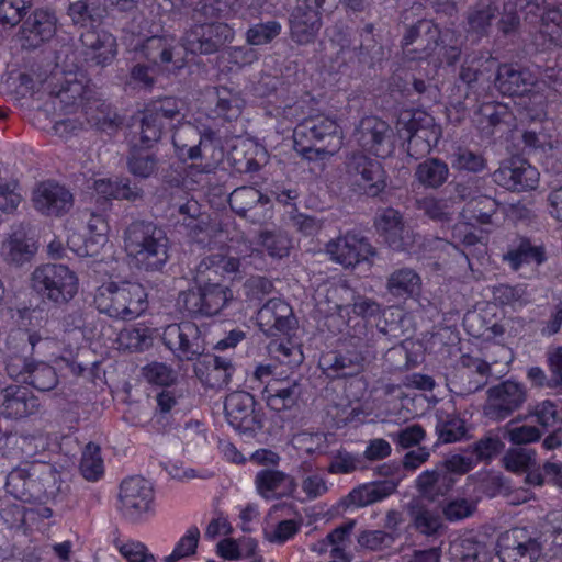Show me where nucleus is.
<instances>
[{"instance_id": "nucleus-2", "label": "nucleus", "mask_w": 562, "mask_h": 562, "mask_svg": "<svg viewBox=\"0 0 562 562\" xmlns=\"http://www.w3.org/2000/svg\"><path fill=\"white\" fill-rule=\"evenodd\" d=\"M294 148L308 160L333 156L342 145L336 120L323 114L304 119L293 133Z\"/></svg>"}, {"instance_id": "nucleus-56", "label": "nucleus", "mask_w": 562, "mask_h": 562, "mask_svg": "<svg viewBox=\"0 0 562 562\" xmlns=\"http://www.w3.org/2000/svg\"><path fill=\"white\" fill-rule=\"evenodd\" d=\"M145 110L157 116L167 126H172L173 121L179 122L183 119L182 102L172 97L154 100L147 104Z\"/></svg>"}, {"instance_id": "nucleus-62", "label": "nucleus", "mask_w": 562, "mask_h": 562, "mask_svg": "<svg viewBox=\"0 0 562 562\" xmlns=\"http://www.w3.org/2000/svg\"><path fill=\"white\" fill-rule=\"evenodd\" d=\"M80 471L82 476L88 481H98L103 474V461L100 454V447L93 442H89L80 461Z\"/></svg>"}, {"instance_id": "nucleus-30", "label": "nucleus", "mask_w": 562, "mask_h": 562, "mask_svg": "<svg viewBox=\"0 0 562 562\" xmlns=\"http://www.w3.org/2000/svg\"><path fill=\"white\" fill-rule=\"evenodd\" d=\"M301 394L302 387L296 380H274L269 382L262 391V397L267 405L276 412L292 408L296 405Z\"/></svg>"}, {"instance_id": "nucleus-41", "label": "nucleus", "mask_w": 562, "mask_h": 562, "mask_svg": "<svg viewBox=\"0 0 562 562\" xmlns=\"http://www.w3.org/2000/svg\"><path fill=\"white\" fill-rule=\"evenodd\" d=\"M498 8L492 2H477L467 12V32L477 40L488 35L492 21L496 18Z\"/></svg>"}, {"instance_id": "nucleus-44", "label": "nucleus", "mask_w": 562, "mask_h": 562, "mask_svg": "<svg viewBox=\"0 0 562 562\" xmlns=\"http://www.w3.org/2000/svg\"><path fill=\"white\" fill-rule=\"evenodd\" d=\"M422 286L419 274L412 268L394 270L386 280L387 292L395 297H408L417 294Z\"/></svg>"}, {"instance_id": "nucleus-1", "label": "nucleus", "mask_w": 562, "mask_h": 562, "mask_svg": "<svg viewBox=\"0 0 562 562\" xmlns=\"http://www.w3.org/2000/svg\"><path fill=\"white\" fill-rule=\"evenodd\" d=\"M124 249L136 267L145 271H161L170 255L169 238L161 226L151 221L135 220L123 233Z\"/></svg>"}, {"instance_id": "nucleus-5", "label": "nucleus", "mask_w": 562, "mask_h": 562, "mask_svg": "<svg viewBox=\"0 0 562 562\" xmlns=\"http://www.w3.org/2000/svg\"><path fill=\"white\" fill-rule=\"evenodd\" d=\"M337 1L297 0L289 15L291 38L300 45L314 42L323 25L322 16L331 15L337 10Z\"/></svg>"}, {"instance_id": "nucleus-19", "label": "nucleus", "mask_w": 562, "mask_h": 562, "mask_svg": "<svg viewBox=\"0 0 562 562\" xmlns=\"http://www.w3.org/2000/svg\"><path fill=\"white\" fill-rule=\"evenodd\" d=\"M537 82V76L529 68L512 63L499 64L494 79L497 91L508 97L528 94Z\"/></svg>"}, {"instance_id": "nucleus-43", "label": "nucleus", "mask_w": 562, "mask_h": 562, "mask_svg": "<svg viewBox=\"0 0 562 562\" xmlns=\"http://www.w3.org/2000/svg\"><path fill=\"white\" fill-rule=\"evenodd\" d=\"M407 513L414 528L423 535H435L442 526L438 513L429 509L422 498H412L407 504Z\"/></svg>"}, {"instance_id": "nucleus-9", "label": "nucleus", "mask_w": 562, "mask_h": 562, "mask_svg": "<svg viewBox=\"0 0 562 562\" xmlns=\"http://www.w3.org/2000/svg\"><path fill=\"white\" fill-rule=\"evenodd\" d=\"M528 398V389L522 382L505 380L486 392L483 415L492 422H502L519 411Z\"/></svg>"}, {"instance_id": "nucleus-13", "label": "nucleus", "mask_w": 562, "mask_h": 562, "mask_svg": "<svg viewBox=\"0 0 562 562\" xmlns=\"http://www.w3.org/2000/svg\"><path fill=\"white\" fill-rule=\"evenodd\" d=\"M432 125V117L420 110H405L401 112L397 120V133L401 139L406 143L407 154L417 159L430 150L428 140L429 127Z\"/></svg>"}, {"instance_id": "nucleus-40", "label": "nucleus", "mask_w": 562, "mask_h": 562, "mask_svg": "<svg viewBox=\"0 0 562 562\" xmlns=\"http://www.w3.org/2000/svg\"><path fill=\"white\" fill-rule=\"evenodd\" d=\"M35 246L22 232H14L1 246L2 259L12 266L21 267L29 262L35 254Z\"/></svg>"}, {"instance_id": "nucleus-50", "label": "nucleus", "mask_w": 562, "mask_h": 562, "mask_svg": "<svg viewBox=\"0 0 562 562\" xmlns=\"http://www.w3.org/2000/svg\"><path fill=\"white\" fill-rule=\"evenodd\" d=\"M128 171L140 179H147L158 171V158L148 149L133 147L127 157Z\"/></svg>"}, {"instance_id": "nucleus-14", "label": "nucleus", "mask_w": 562, "mask_h": 562, "mask_svg": "<svg viewBox=\"0 0 562 562\" xmlns=\"http://www.w3.org/2000/svg\"><path fill=\"white\" fill-rule=\"evenodd\" d=\"M119 499L124 516L131 520H138L144 513L151 508L153 485L142 476H130L120 485Z\"/></svg>"}, {"instance_id": "nucleus-57", "label": "nucleus", "mask_w": 562, "mask_h": 562, "mask_svg": "<svg viewBox=\"0 0 562 562\" xmlns=\"http://www.w3.org/2000/svg\"><path fill=\"white\" fill-rule=\"evenodd\" d=\"M25 383L41 392H47L58 384V376L55 369L46 362L33 361Z\"/></svg>"}, {"instance_id": "nucleus-54", "label": "nucleus", "mask_w": 562, "mask_h": 562, "mask_svg": "<svg viewBox=\"0 0 562 562\" xmlns=\"http://www.w3.org/2000/svg\"><path fill=\"white\" fill-rule=\"evenodd\" d=\"M504 468L513 473L527 472L537 464L535 449L525 447L509 448L502 458Z\"/></svg>"}, {"instance_id": "nucleus-49", "label": "nucleus", "mask_w": 562, "mask_h": 562, "mask_svg": "<svg viewBox=\"0 0 562 562\" xmlns=\"http://www.w3.org/2000/svg\"><path fill=\"white\" fill-rule=\"evenodd\" d=\"M418 210H420L430 220L440 223L441 225H449L454 220L456 203L452 199H436L424 198L418 202Z\"/></svg>"}, {"instance_id": "nucleus-39", "label": "nucleus", "mask_w": 562, "mask_h": 562, "mask_svg": "<svg viewBox=\"0 0 562 562\" xmlns=\"http://www.w3.org/2000/svg\"><path fill=\"white\" fill-rule=\"evenodd\" d=\"M81 42L87 48L93 50L92 60L97 65H108L115 56V38L105 31H98L95 27L88 29L86 33L81 34Z\"/></svg>"}, {"instance_id": "nucleus-55", "label": "nucleus", "mask_w": 562, "mask_h": 562, "mask_svg": "<svg viewBox=\"0 0 562 562\" xmlns=\"http://www.w3.org/2000/svg\"><path fill=\"white\" fill-rule=\"evenodd\" d=\"M449 161L454 170L477 173L483 171L487 164L482 154L469 148L458 147L449 155Z\"/></svg>"}, {"instance_id": "nucleus-27", "label": "nucleus", "mask_w": 562, "mask_h": 562, "mask_svg": "<svg viewBox=\"0 0 562 562\" xmlns=\"http://www.w3.org/2000/svg\"><path fill=\"white\" fill-rule=\"evenodd\" d=\"M255 484L258 493L266 499L291 496L297 483L291 475L274 469H263L256 474Z\"/></svg>"}, {"instance_id": "nucleus-61", "label": "nucleus", "mask_w": 562, "mask_h": 562, "mask_svg": "<svg viewBox=\"0 0 562 562\" xmlns=\"http://www.w3.org/2000/svg\"><path fill=\"white\" fill-rule=\"evenodd\" d=\"M178 214L181 216V224L189 231V234L196 236L203 232L206 222L202 218L201 205L196 200H188L178 206ZM180 223V218L178 220Z\"/></svg>"}, {"instance_id": "nucleus-59", "label": "nucleus", "mask_w": 562, "mask_h": 562, "mask_svg": "<svg viewBox=\"0 0 562 562\" xmlns=\"http://www.w3.org/2000/svg\"><path fill=\"white\" fill-rule=\"evenodd\" d=\"M462 46L463 37L460 32L451 27L439 29L437 49H440L449 65L454 64L460 58Z\"/></svg>"}, {"instance_id": "nucleus-38", "label": "nucleus", "mask_w": 562, "mask_h": 562, "mask_svg": "<svg viewBox=\"0 0 562 562\" xmlns=\"http://www.w3.org/2000/svg\"><path fill=\"white\" fill-rule=\"evenodd\" d=\"M172 144L180 158L191 160L202 159L203 150L207 147L203 144L198 128L191 124H183L173 133Z\"/></svg>"}, {"instance_id": "nucleus-11", "label": "nucleus", "mask_w": 562, "mask_h": 562, "mask_svg": "<svg viewBox=\"0 0 562 562\" xmlns=\"http://www.w3.org/2000/svg\"><path fill=\"white\" fill-rule=\"evenodd\" d=\"M227 23H200L192 25L182 36L183 48L194 55H211L234 38Z\"/></svg>"}, {"instance_id": "nucleus-58", "label": "nucleus", "mask_w": 562, "mask_h": 562, "mask_svg": "<svg viewBox=\"0 0 562 562\" xmlns=\"http://www.w3.org/2000/svg\"><path fill=\"white\" fill-rule=\"evenodd\" d=\"M116 341L120 349L139 352L150 347L151 336L148 328L128 327L119 333Z\"/></svg>"}, {"instance_id": "nucleus-25", "label": "nucleus", "mask_w": 562, "mask_h": 562, "mask_svg": "<svg viewBox=\"0 0 562 562\" xmlns=\"http://www.w3.org/2000/svg\"><path fill=\"white\" fill-rule=\"evenodd\" d=\"M35 207L46 215H60L72 206V194L58 183L46 181L33 193Z\"/></svg>"}, {"instance_id": "nucleus-10", "label": "nucleus", "mask_w": 562, "mask_h": 562, "mask_svg": "<svg viewBox=\"0 0 562 562\" xmlns=\"http://www.w3.org/2000/svg\"><path fill=\"white\" fill-rule=\"evenodd\" d=\"M371 361L369 346L366 342L352 344L324 355L321 367L327 376L340 379L361 373Z\"/></svg>"}, {"instance_id": "nucleus-15", "label": "nucleus", "mask_w": 562, "mask_h": 562, "mask_svg": "<svg viewBox=\"0 0 562 562\" xmlns=\"http://www.w3.org/2000/svg\"><path fill=\"white\" fill-rule=\"evenodd\" d=\"M374 226L393 250L409 251L416 243L415 233L405 225L401 213L393 207H386L379 212L374 220Z\"/></svg>"}, {"instance_id": "nucleus-4", "label": "nucleus", "mask_w": 562, "mask_h": 562, "mask_svg": "<svg viewBox=\"0 0 562 562\" xmlns=\"http://www.w3.org/2000/svg\"><path fill=\"white\" fill-rule=\"evenodd\" d=\"M31 286L43 300L61 306L77 294L78 278L65 265L46 263L34 269Z\"/></svg>"}, {"instance_id": "nucleus-23", "label": "nucleus", "mask_w": 562, "mask_h": 562, "mask_svg": "<svg viewBox=\"0 0 562 562\" xmlns=\"http://www.w3.org/2000/svg\"><path fill=\"white\" fill-rule=\"evenodd\" d=\"M40 402L27 387L9 385L0 392V415L21 419L38 412Z\"/></svg>"}, {"instance_id": "nucleus-31", "label": "nucleus", "mask_w": 562, "mask_h": 562, "mask_svg": "<svg viewBox=\"0 0 562 562\" xmlns=\"http://www.w3.org/2000/svg\"><path fill=\"white\" fill-rule=\"evenodd\" d=\"M56 18L46 10H36L29 15L22 26L21 33L29 46L36 47L50 40L56 32Z\"/></svg>"}, {"instance_id": "nucleus-46", "label": "nucleus", "mask_w": 562, "mask_h": 562, "mask_svg": "<svg viewBox=\"0 0 562 562\" xmlns=\"http://www.w3.org/2000/svg\"><path fill=\"white\" fill-rule=\"evenodd\" d=\"M415 177L424 187L437 189L449 177L448 164L439 158H428L417 166Z\"/></svg>"}, {"instance_id": "nucleus-48", "label": "nucleus", "mask_w": 562, "mask_h": 562, "mask_svg": "<svg viewBox=\"0 0 562 562\" xmlns=\"http://www.w3.org/2000/svg\"><path fill=\"white\" fill-rule=\"evenodd\" d=\"M505 443L499 436L490 431L469 445L464 453H470L475 459L476 465L481 462L487 464L503 451Z\"/></svg>"}, {"instance_id": "nucleus-37", "label": "nucleus", "mask_w": 562, "mask_h": 562, "mask_svg": "<svg viewBox=\"0 0 562 562\" xmlns=\"http://www.w3.org/2000/svg\"><path fill=\"white\" fill-rule=\"evenodd\" d=\"M396 487L397 484L393 480L371 482L353 488L347 498L349 504L356 507H366L385 499L396 491Z\"/></svg>"}, {"instance_id": "nucleus-28", "label": "nucleus", "mask_w": 562, "mask_h": 562, "mask_svg": "<svg viewBox=\"0 0 562 562\" xmlns=\"http://www.w3.org/2000/svg\"><path fill=\"white\" fill-rule=\"evenodd\" d=\"M457 482L436 464L434 469L423 471L415 481L418 498L436 502L450 493Z\"/></svg>"}, {"instance_id": "nucleus-60", "label": "nucleus", "mask_w": 562, "mask_h": 562, "mask_svg": "<svg viewBox=\"0 0 562 562\" xmlns=\"http://www.w3.org/2000/svg\"><path fill=\"white\" fill-rule=\"evenodd\" d=\"M190 274L195 286L223 284L222 276L213 255L201 259L200 262L190 270Z\"/></svg>"}, {"instance_id": "nucleus-34", "label": "nucleus", "mask_w": 562, "mask_h": 562, "mask_svg": "<svg viewBox=\"0 0 562 562\" xmlns=\"http://www.w3.org/2000/svg\"><path fill=\"white\" fill-rule=\"evenodd\" d=\"M106 7L102 0H77L70 2L67 15L72 24L85 29H94L105 18Z\"/></svg>"}, {"instance_id": "nucleus-17", "label": "nucleus", "mask_w": 562, "mask_h": 562, "mask_svg": "<svg viewBox=\"0 0 562 562\" xmlns=\"http://www.w3.org/2000/svg\"><path fill=\"white\" fill-rule=\"evenodd\" d=\"M494 181L510 191H527L536 189L539 182V172L528 161L512 158L504 161L493 172Z\"/></svg>"}, {"instance_id": "nucleus-16", "label": "nucleus", "mask_w": 562, "mask_h": 562, "mask_svg": "<svg viewBox=\"0 0 562 562\" xmlns=\"http://www.w3.org/2000/svg\"><path fill=\"white\" fill-rule=\"evenodd\" d=\"M326 252L335 262L345 268L355 267L361 261L375 256L374 247L367 238L353 233H347L326 244Z\"/></svg>"}, {"instance_id": "nucleus-22", "label": "nucleus", "mask_w": 562, "mask_h": 562, "mask_svg": "<svg viewBox=\"0 0 562 562\" xmlns=\"http://www.w3.org/2000/svg\"><path fill=\"white\" fill-rule=\"evenodd\" d=\"M228 204L238 216L257 223L267 217L270 199L255 187L243 186L233 190L228 196Z\"/></svg>"}, {"instance_id": "nucleus-47", "label": "nucleus", "mask_w": 562, "mask_h": 562, "mask_svg": "<svg viewBox=\"0 0 562 562\" xmlns=\"http://www.w3.org/2000/svg\"><path fill=\"white\" fill-rule=\"evenodd\" d=\"M258 244L271 258L282 259L290 255L292 239L280 228L262 229L258 234Z\"/></svg>"}, {"instance_id": "nucleus-20", "label": "nucleus", "mask_w": 562, "mask_h": 562, "mask_svg": "<svg viewBox=\"0 0 562 562\" xmlns=\"http://www.w3.org/2000/svg\"><path fill=\"white\" fill-rule=\"evenodd\" d=\"M257 324L268 337L288 335L296 325L292 307L281 299L269 300L257 313Z\"/></svg>"}, {"instance_id": "nucleus-26", "label": "nucleus", "mask_w": 562, "mask_h": 562, "mask_svg": "<svg viewBox=\"0 0 562 562\" xmlns=\"http://www.w3.org/2000/svg\"><path fill=\"white\" fill-rule=\"evenodd\" d=\"M235 369L229 359L206 353L194 363V374L200 382L210 389L226 386Z\"/></svg>"}, {"instance_id": "nucleus-21", "label": "nucleus", "mask_w": 562, "mask_h": 562, "mask_svg": "<svg viewBox=\"0 0 562 562\" xmlns=\"http://www.w3.org/2000/svg\"><path fill=\"white\" fill-rule=\"evenodd\" d=\"M255 398L245 391L228 394L224 402V411L227 422L240 431H254L260 428V422L255 415Z\"/></svg>"}, {"instance_id": "nucleus-63", "label": "nucleus", "mask_w": 562, "mask_h": 562, "mask_svg": "<svg viewBox=\"0 0 562 562\" xmlns=\"http://www.w3.org/2000/svg\"><path fill=\"white\" fill-rule=\"evenodd\" d=\"M282 25L276 20L251 25L246 32V41L250 45L260 46L271 43L281 34Z\"/></svg>"}, {"instance_id": "nucleus-53", "label": "nucleus", "mask_w": 562, "mask_h": 562, "mask_svg": "<svg viewBox=\"0 0 562 562\" xmlns=\"http://www.w3.org/2000/svg\"><path fill=\"white\" fill-rule=\"evenodd\" d=\"M173 49L172 41L161 36L148 37L142 45V54L155 65L171 63Z\"/></svg>"}, {"instance_id": "nucleus-51", "label": "nucleus", "mask_w": 562, "mask_h": 562, "mask_svg": "<svg viewBox=\"0 0 562 562\" xmlns=\"http://www.w3.org/2000/svg\"><path fill=\"white\" fill-rule=\"evenodd\" d=\"M479 69L472 67L467 61L461 65L456 80V89L460 93L458 97L459 103H461V99L464 101L470 100L474 103L479 101L481 94L479 91Z\"/></svg>"}, {"instance_id": "nucleus-6", "label": "nucleus", "mask_w": 562, "mask_h": 562, "mask_svg": "<svg viewBox=\"0 0 562 562\" xmlns=\"http://www.w3.org/2000/svg\"><path fill=\"white\" fill-rule=\"evenodd\" d=\"M345 173L349 187L359 194L374 198L386 187V175L380 161L362 151L347 155Z\"/></svg>"}, {"instance_id": "nucleus-42", "label": "nucleus", "mask_w": 562, "mask_h": 562, "mask_svg": "<svg viewBox=\"0 0 562 562\" xmlns=\"http://www.w3.org/2000/svg\"><path fill=\"white\" fill-rule=\"evenodd\" d=\"M181 3L195 24L214 23L213 20L222 19L228 12L224 0H181Z\"/></svg>"}, {"instance_id": "nucleus-8", "label": "nucleus", "mask_w": 562, "mask_h": 562, "mask_svg": "<svg viewBox=\"0 0 562 562\" xmlns=\"http://www.w3.org/2000/svg\"><path fill=\"white\" fill-rule=\"evenodd\" d=\"M162 342L179 361L195 363L206 355L205 336L192 322L168 325L162 333Z\"/></svg>"}, {"instance_id": "nucleus-35", "label": "nucleus", "mask_w": 562, "mask_h": 562, "mask_svg": "<svg viewBox=\"0 0 562 562\" xmlns=\"http://www.w3.org/2000/svg\"><path fill=\"white\" fill-rule=\"evenodd\" d=\"M435 419L438 443H452L468 438L467 423L456 412L436 409Z\"/></svg>"}, {"instance_id": "nucleus-29", "label": "nucleus", "mask_w": 562, "mask_h": 562, "mask_svg": "<svg viewBox=\"0 0 562 562\" xmlns=\"http://www.w3.org/2000/svg\"><path fill=\"white\" fill-rule=\"evenodd\" d=\"M82 113L91 127L108 134L114 133L122 124L115 109L101 98L99 91L85 105Z\"/></svg>"}, {"instance_id": "nucleus-12", "label": "nucleus", "mask_w": 562, "mask_h": 562, "mask_svg": "<svg viewBox=\"0 0 562 562\" xmlns=\"http://www.w3.org/2000/svg\"><path fill=\"white\" fill-rule=\"evenodd\" d=\"M233 299L232 290L224 285H201L179 294L180 304L192 316H213Z\"/></svg>"}, {"instance_id": "nucleus-32", "label": "nucleus", "mask_w": 562, "mask_h": 562, "mask_svg": "<svg viewBox=\"0 0 562 562\" xmlns=\"http://www.w3.org/2000/svg\"><path fill=\"white\" fill-rule=\"evenodd\" d=\"M7 492L24 503L36 502L42 496V484L26 469H13L7 476Z\"/></svg>"}, {"instance_id": "nucleus-33", "label": "nucleus", "mask_w": 562, "mask_h": 562, "mask_svg": "<svg viewBox=\"0 0 562 562\" xmlns=\"http://www.w3.org/2000/svg\"><path fill=\"white\" fill-rule=\"evenodd\" d=\"M98 90L81 80H66L59 91L56 93L55 99L59 102L60 109L66 113L75 112L78 108L83 111L85 105L94 98Z\"/></svg>"}, {"instance_id": "nucleus-36", "label": "nucleus", "mask_w": 562, "mask_h": 562, "mask_svg": "<svg viewBox=\"0 0 562 562\" xmlns=\"http://www.w3.org/2000/svg\"><path fill=\"white\" fill-rule=\"evenodd\" d=\"M503 260L517 271L524 265L532 262L541 265L546 260V255L542 247L533 246L527 238L518 237L509 245L508 250L503 255Z\"/></svg>"}, {"instance_id": "nucleus-45", "label": "nucleus", "mask_w": 562, "mask_h": 562, "mask_svg": "<svg viewBox=\"0 0 562 562\" xmlns=\"http://www.w3.org/2000/svg\"><path fill=\"white\" fill-rule=\"evenodd\" d=\"M211 103L213 104L211 111L214 117L233 121L241 113V99L237 93L225 87L214 88Z\"/></svg>"}, {"instance_id": "nucleus-3", "label": "nucleus", "mask_w": 562, "mask_h": 562, "mask_svg": "<svg viewBox=\"0 0 562 562\" xmlns=\"http://www.w3.org/2000/svg\"><path fill=\"white\" fill-rule=\"evenodd\" d=\"M97 310L115 319L132 321L147 308V292L138 282H110L94 296Z\"/></svg>"}, {"instance_id": "nucleus-64", "label": "nucleus", "mask_w": 562, "mask_h": 562, "mask_svg": "<svg viewBox=\"0 0 562 562\" xmlns=\"http://www.w3.org/2000/svg\"><path fill=\"white\" fill-rule=\"evenodd\" d=\"M372 32L373 25L367 24L360 33V44L353 48L359 63L368 66H372L381 55V47L378 46Z\"/></svg>"}, {"instance_id": "nucleus-18", "label": "nucleus", "mask_w": 562, "mask_h": 562, "mask_svg": "<svg viewBox=\"0 0 562 562\" xmlns=\"http://www.w3.org/2000/svg\"><path fill=\"white\" fill-rule=\"evenodd\" d=\"M438 37V25L431 20L423 19L407 27L402 45L405 54L412 59H424L437 50Z\"/></svg>"}, {"instance_id": "nucleus-24", "label": "nucleus", "mask_w": 562, "mask_h": 562, "mask_svg": "<svg viewBox=\"0 0 562 562\" xmlns=\"http://www.w3.org/2000/svg\"><path fill=\"white\" fill-rule=\"evenodd\" d=\"M356 138L363 148L378 156L385 155L391 148L392 130L385 121L376 116H367L360 121Z\"/></svg>"}, {"instance_id": "nucleus-7", "label": "nucleus", "mask_w": 562, "mask_h": 562, "mask_svg": "<svg viewBox=\"0 0 562 562\" xmlns=\"http://www.w3.org/2000/svg\"><path fill=\"white\" fill-rule=\"evenodd\" d=\"M543 535L526 527L503 532L497 540L501 562H537L544 554Z\"/></svg>"}, {"instance_id": "nucleus-52", "label": "nucleus", "mask_w": 562, "mask_h": 562, "mask_svg": "<svg viewBox=\"0 0 562 562\" xmlns=\"http://www.w3.org/2000/svg\"><path fill=\"white\" fill-rule=\"evenodd\" d=\"M450 554L456 562H486V546L473 538L456 540L450 547Z\"/></svg>"}]
</instances>
